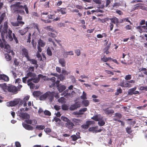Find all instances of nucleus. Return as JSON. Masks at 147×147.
<instances>
[{
    "label": "nucleus",
    "instance_id": "5",
    "mask_svg": "<svg viewBox=\"0 0 147 147\" xmlns=\"http://www.w3.org/2000/svg\"><path fill=\"white\" fill-rule=\"evenodd\" d=\"M35 83H38L40 81L39 78H32L29 79L27 81V84L28 86H30V88H33L34 86V84L32 83V81Z\"/></svg>",
    "mask_w": 147,
    "mask_h": 147
},
{
    "label": "nucleus",
    "instance_id": "8",
    "mask_svg": "<svg viewBox=\"0 0 147 147\" xmlns=\"http://www.w3.org/2000/svg\"><path fill=\"white\" fill-rule=\"evenodd\" d=\"M65 125L66 127L70 130L72 129L75 126L74 124L70 120L65 123Z\"/></svg>",
    "mask_w": 147,
    "mask_h": 147
},
{
    "label": "nucleus",
    "instance_id": "15",
    "mask_svg": "<svg viewBox=\"0 0 147 147\" xmlns=\"http://www.w3.org/2000/svg\"><path fill=\"white\" fill-rule=\"evenodd\" d=\"M57 11L62 14H65L66 13V9L65 8H59L57 9Z\"/></svg>",
    "mask_w": 147,
    "mask_h": 147
},
{
    "label": "nucleus",
    "instance_id": "41",
    "mask_svg": "<svg viewBox=\"0 0 147 147\" xmlns=\"http://www.w3.org/2000/svg\"><path fill=\"white\" fill-rule=\"evenodd\" d=\"M122 90L121 88H119L118 89H117V92L115 93V95H118L119 94L122 93Z\"/></svg>",
    "mask_w": 147,
    "mask_h": 147
},
{
    "label": "nucleus",
    "instance_id": "46",
    "mask_svg": "<svg viewBox=\"0 0 147 147\" xmlns=\"http://www.w3.org/2000/svg\"><path fill=\"white\" fill-rule=\"evenodd\" d=\"M61 119L63 121L66 122H67L69 120V119L67 117L63 116L61 117Z\"/></svg>",
    "mask_w": 147,
    "mask_h": 147
},
{
    "label": "nucleus",
    "instance_id": "31",
    "mask_svg": "<svg viewBox=\"0 0 147 147\" xmlns=\"http://www.w3.org/2000/svg\"><path fill=\"white\" fill-rule=\"evenodd\" d=\"M5 58L7 61H10L11 59V57L9 54L6 53L5 54Z\"/></svg>",
    "mask_w": 147,
    "mask_h": 147
},
{
    "label": "nucleus",
    "instance_id": "19",
    "mask_svg": "<svg viewBox=\"0 0 147 147\" xmlns=\"http://www.w3.org/2000/svg\"><path fill=\"white\" fill-rule=\"evenodd\" d=\"M59 62L61 65L62 67H64L65 66L66 61L64 59H60L59 60Z\"/></svg>",
    "mask_w": 147,
    "mask_h": 147
},
{
    "label": "nucleus",
    "instance_id": "37",
    "mask_svg": "<svg viewBox=\"0 0 147 147\" xmlns=\"http://www.w3.org/2000/svg\"><path fill=\"white\" fill-rule=\"evenodd\" d=\"M98 124L99 126H103L105 124V122L103 120L99 121Z\"/></svg>",
    "mask_w": 147,
    "mask_h": 147
},
{
    "label": "nucleus",
    "instance_id": "21",
    "mask_svg": "<svg viewBox=\"0 0 147 147\" xmlns=\"http://www.w3.org/2000/svg\"><path fill=\"white\" fill-rule=\"evenodd\" d=\"M90 121H87L86 122V124H83L81 126V127L82 128L87 129L88 128L89 125L91 124Z\"/></svg>",
    "mask_w": 147,
    "mask_h": 147
},
{
    "label": "nucleus",
    "instance_id": "18",
    "mask_svg": "<svg viewBox=\"0 0 147 147\" xmlns=\"http://www.w3.org/2000/svg\"><path fill=\"white\" fill-rule=\"evenodd\" d=\"M109 20H111V23L116 24V23H119V19L115 17H114L113 18H110Z\"/></svg>",
    "mask_w": 147,
    "mask_h": 147
},
{
    "label": "nucleus",
    "instance_id": "29",
    "mask_svg": "<svg viewBox=\"0 0 147 147\" xmlns=\"http://www.w3.org/2000/svg\"><path fill=\"white\" fill-rule=\"evenodd\" d=\"M55 121L56 122H58V123L59 125H61V123H62L61 120L59 118H58L57 117H55L53 120V121Z\"/></svg>",
    "mask_w": 147,
    "mask_h": 147
},
{
    "label": "nucleus",
    "instance_id": "63",
    "mask_svg": "<svg viewBox=\"0 0 147 147\" xmlns=\"http://www.w3.org/2000/svg\"><path fill=\"white\" fill-rule=\"evenodd\" d=\"M101 60L105 62H107L108 61L107 57H105V56L103 58H101Z\"/></svg>",
    "mask_w": 147,
    "mask_h": 147
},
{
    "label": "nucleus",
    "instance_id": "61",
    "mask_svg": "<svg viewBox=\"0 0 147 147\" xmlns=\"http://www.w3.org/2000/svg\"><path fill=\"white\" fill-rule=\"evenodd\" d=\"M4 48L8 50L6 51L7 52H8L10 50V47L8 44L5 45Z\"/></svg>",
    "mask_w": 147,
    "mask_h": 147
},
{
    "label": "nucleus",
    "instance_id": "58",
    "mask_svg": "<svg viewBox=\"0 0 147 147\" xmlns=\"http://www.w3.org/2000/svg\"><path fill=\"white\" fill-rule=\"evenodd\" d=\"M132 86V85L129 83L128 82L127 83L125 84V87H128L130 88Z\"/></svg>",
    "mask_w": 147,
    "mask_h": 147
},
{
    "label": "nucleus",
    "instance_id": "56",
    "mask_svg": "<svg viewBox=\"0 0 147 147\" xmlns=\"http://www.w3.org/2000/svg\"><path fill=\"white\" fill-rule=\"evenodd\" d=\"M17 13H19L22 15H24L25 14V12L24 10H16Z\"/></svg>",
    "mask_w": 147,
    "mask_h": 147
},
{
    "label": "nucleus",
    "instance_id": "14",
    "mask_svg": "<svg viewBox=\"0 0 147 147\" xmlns=\"http://www.w3.org/2000/svg\"><path fill=\"white\" fill-rule=\"evenodd\" d=\"M30 28L28 27H26L22 30H20L18 32L22 35H23L25 34L28 31Z\"/></svg>",
    "mask_w": 147,
    "mask_h": 147
},
{
    "label": "nucleus",
    "instance_id": "64",
    "mask_svg": "<svg viewBox=\"0 0 147 147\" xmlns=\"http://www.w3.org/2000/svg\"><path fill=\"white\" fill-rule=\"evenodd\" d=\"M16 147H21V145L20 143L18 142H16L15 143Z\"/></svg>",
    "mask_w": 147,
    "mask_h": 147
},
{
    "label": "nucleus",
    "instance_id": "12",
    "mask_svg": "<svg viewBox=\"0 0 147 147\" xmlns=\"http://www.w3.org/2000/svg\"><path fill=\"white\" fill-rule=\"evenodd\" d=\"M22 125L23 127L27 130H32L33 129V127L31 125H28L24 123H22Z\"/></svg>",
    "mask_w": 147,
    "mask_h": 147
},
{
    "label": "nucleus",
    "instance_id": "22",
    "mask_svg": "<svg viewBox=\"0 0 147 147\" xmlns=\"http://www.w3.org/2000/svg\"><path fill=\"white\" fill-rule=\"evenodd\" d=\"M21 3L20 2H18L15 4L13 5V6L14 7L17 9H23V6L20 5Z\"/></svg>",
    "mask_w": 147,
    "mask_h": 147
},
{
    "label": "nucleus",
    "instance_id": "17",
    "mask_svg": "<svg viewBox=\"0 0 147 147\" xmlns=\"http://www.w3.org/2000/svg\"><path fill=\"white\" fill-rule=\"evenodd\" d=\"M36 75L35 73H32L30 71H29L26 74V77L28 78L29 77H32V78H35L36 77Z\"/></svg>",
    "mask_w": 147,
    "mask_h": 147
},
{
    "label": "nucleus",
    "instance_id": "47",
    "mask_svg": "<svg viewBox=\"0 0 147 147\" xmlns=\"http://www.w3.org/2000/svg\"><path fill=\"white\" fill-rule=\"evenodd\" d=\"M62 73L63 75H67L70 73V72H67L64 69H63L62 71Z\"/></svg>",
    "mask_w": 147,
    "mask_h": 147
},
{
    "label": "nucleus",
    "instance_id": "38",
    "mask_svg": "<svg viewBox=\"0 0 147 147\" xmlns=\"http://www.w3.org/2000/svg\"><path fill=\"white\" fill-rule=\"evenodd\" d=\"M34 96L38 97L41 94V92L40 91H34L33 93Z\"/></svg>",
    "mask_w": 147,
    "mask_h": 147
},
{
    "label": "nucleus",
    "instance_id": "23",
    "mask_svg": "<svg viewBox=\"0 0 147 147\" xmlns=\"http://www.w3.org/2000/svg\"><path fill=\"white\" fill-rule=\"evenodd\" d=\"M57 88L59 92H61L66 89V87L64 85H61L57 87Z\"/></svg>",
    "mask_w": 147,
    "mask_h": 147
},
{
    "label": "nucleus",
    "instance_id": "33",
    "mask_svg": "<svg viewBox=\"0 0 147 147\" xmlns=\"http://www.w3.org/2000/svg\"><path fill=\"white\" fill-rule=\"evenodd\" d=\"M58 101L61 103H65L66 102V99L64 97H62L58 100Z\"/></svg>",
    "mask_w": 147,
    "mask_h": 147
},
{
    "label": "nucleus",
    "instance_id": "62",
    "mask_svg": "<svg viewBox=\"0 0 147 147\" xmlns=\"http://www.w3.org/2000/svg\"><path fill=\"white\" fill-rule=\"evenodd\" d=\"M70 78L71 80V81L73 83H75L76 82V80L74 76H71L70 77Z\"/></svg>",
    "mask_w": 147,
    "mask_h": 147
},
{
    "label": "nucleus",
    "instance_id": "35",
    "mask_svg": "<svg viewBox=\"0 0 147 147\" xmlns=\"http://www.w3.org/2000/svg\"><path fill=\"white\" fill-rule=\"evenodd\" d=\"M47 35L50 36L52 37L53 38H55L57 37V35L51 32H49L47 33Z\"/></svg>",
    "mask_w": 147,
    "mask_h": 147
},
{
    "label": "nucleus",
    "instance_id": "1",
    "mask_svg": "<svg viewBox=\"0 0 147 147\" xmlns=\"http://www.w3.org/2000/svg\"><path fill=\"white\" fill-rule=\"evenodd\" d=\"M8 28L7 25V22H5L3 26L1 25L0 26V32L1 33V36L3 40H4V38L5 36L6 38L8 37L10 40L11 41L13 40V38L12 36V31L11 30L9 29L7 33Z\"/></svg>",
    "mask_w": 147,
    "mask_h": 147
},
{
    "label": "nucleus",
    "instance_id": "6",
    "mask_svg": "<svg viewBox=\"0 0 147 147\" xmlns=\"http://www.w3.org/2000/svg\"><path fill=\"white\" fill-rule=\"evenodd\" d=\"M21 54L23 57H25L27 59L30 57L29 55L28 50L25 48H23L21 51Z\"/></svg>",
    "mask_w": 147,
    "mask_h": 147
},
{
    "label": "nucleus",
    "instance_id": "2",
    "mask_svg": "<svg viewBox=\"0 0 147 147\" xmlns=\"http://www.w3.org/2000/svg\"><path fill=\"white\" fill-rule=\"evenodd\" d=\"M1 86L3 90H7L9 92L13 93V94H17L18 91L20 90H18L16 87L13 85L7 86L4 83Z\"/></svg>",
    "mask_w": 147,
    "mask_h": 147
},
{
    "label": "nucleus",
    "instance_id": "39",
    "mask_svg": "<svg viewBox=\"0 0 147 147\" xmlns=\"http://www.w3.org/2000/svg\"><path fill=\"white\" fill-rule=\"evenodd\" d=\"M62 109L63 110H67L69 109L68 106L66 104H63L61 106Z\"/></svg>",
    "mask_w": 147,
    "mask_h": 147
},
{
    "label": "nucleus",
    "instance_id": "20",
    "mask_svg": "<svg viewBox=\"0 0 147 147\" xmlns=\"http://www.w3.org/2000/svg\"><path fill=\"white\" fill-rule=\"evenodd\" d=\"M45 29L49 31H50L53 32H55L57 34V32L55 30L53 29V28L51 26H46L45 27Z\"/></svg>",
    "mask_w": 147,
    "mask_h": 147
},
{
    "label": "nucleus",
    "instance_id": "24",
    "mask_svg": "<svg viewBox=\"0 0 147 147\" xmlns=\"http://www.w3.org/2000/svg\"><path fill=\"white\" fill-rule=\"evenodd\" d=\"M73 121L74 125H80V123L81 122L82 120L80 119H74Z\"/></svg>",
    "mask_w": 147,
    "mask_h": 147
},
{
    "label": "nucleus",
    "instance_id": "51",
    "mask_svg": "<svg viewBox=\"0 0 147 147\" xmlns=\"http://www.w3.org/2000/svg\"><path fill=\"white\" fill-rule=\"evenodd\" d=\"M91 119L95 121H98L100 120V118H98L97 115L93 116Z\"/></svg>",
    "mask_w": 147,
    "mask_h": 147
},
{
    "label": "nucleus",
    "instance_id": "30",
    "mask_svg": "<svg viewBox=\"0 0 147 147\" xmlns=\"http://www.w3.org/2000/svg\"><path fill=\"white\" fill-rule=\"evenodd\" d=\"M74 55L73 52L72 51L69 52H65L64 53V56L66 57H67V55Z\"/></svg>",
    "mask_w": 147,
    "mask_h": 147
},
{
    "label": "nucleus",
    "instance_id": "27",
    "mask_svg": "<svg viewBox=\"0 0 147 147\" xmlns=\"http://www.w3.org/2000/svg\"><path fill=\"white\" fill-rule=\"evenodd\" d=\"M98 127L97 126L90 127L89 128L88 130L90 131L94 132L96 133V131L97 130V129H98Z\"/></svg>",
    "mask_w": 147,
    "mask_h": 147
},
{
    "label": "nucleus",
    "instance_id": "57",
    "mask_svg": "<svg viewBox=\"0 0 147 147\" xmlns=\"http://www.w3.org/2000/svg\"><path fill=\"white\" fill-rule=\"evenodd\" d=\"M115 116L118 117L119 119H121L122 117V115L120 113H116L115 114Z\"/></svg>",
    "mask_w": 147,
    "mask_h": 147
},
{
    "label": "nucleus",
    "instance_id": "16",
    "mask_svg": "<svg viewBox=\"0 0 147 147\" xmlns=\"http://www.w3.org/2000/svg\"><path fill=\"white\" fill-rule=\"evenodd\" d=\"M103 111L107 115L113 113H114V111L113 109H109L108 108L103 109Z\"/></svg>",
    "mask_w": 147,
    "mask_h": 147
},
{
    "label": "nucleus",
    "instance_id": "28",
    "mask_svg": "<svg viewBox=\"0 0 147 147\" xmlns=\"http://www.w3.org/2000/svg\"><path fill=\"white\" fill-rule=\"evenodd\" d=\"M56 78L55 77H53L50 79V80L53 82V83L50 85L51 87H53L55 86V82Z\"/></svg>",
    "mask_w": 147,
    "mask_h": 147
},
{
    "label": "nucleus",
    "instance_id": "55",
    "mask_svg": "<svg viewBox=\"0 0 147 147\" xmlns=\"http://www.w3.org/2000/svg\"><path fill=\"white\" fill-rule=\"evenodd\" d=\"M25 9V10L26 12V13L27 14H28L29 13V11L28 10V8L27 7V6L26 5H24V6H23V8Z\"/></svg>",
    "mask_w": 147,
    "mask_h": 147
},
{
    "label": "nucleus",
    "instance_id": "32",
    "mask_svg": "<svg viewBox=\"0 0 147 147\" xmlns=\"http://www.w3.org/2000/svg\"><path fill=\"white\" fill-rule=\"evenodd\" d=\"M58 79L60 81H63L65 79V77L63 74H60L59 75Z\"/></svg>",
    "mask_w": 147,
    "mask_h": 147
},
{
    "label": "nucleus",
    "instance_id": "53",
    "mask_svg": "<svg viewBox=\"0 0 147 147\" xmlns=\"http://www.w3.org/2000/svg\"><path fill=\"white\" fill-rule=\"evenodd\" d=\"M32 46L34 48V49H35L36 48V42H35L34 40H32L31 42Z\"/></svg>",
    "mask_w": 147,
    "mask_h": 147
},
{
    "label": "nucleus",
    "instance_id": "44",
    "mask_svg": "<svg viewBox=\"0 0 147 147\" xmlns=\"http://www.w3.org/2000/svg\"><path fill=\"white\" fill-rule=\"evenodd\" d=\"M126 132L129 134H130L132 131V130L131 129V127H126Z\"/></svg>",
    "mask_w": 147,
    "mask_h": 147
},
{
    "label": "nucleus",
    "instance_id": "11",
    "mask_svg": "<svg viewBox=\"0 0 147 147\" xmlns=\"http://www.w3.org/2000/svg\"><path fill=\"white\" fill-rule=\"evenodd\" d=\"M27 60L30 61L31 64L36 65L35 67L36 68H37L38 67V65L37 63V61L36 60L34 59H31L30 57L28 59H27Z\"/></svg>",
    "mask_w": 147,
    "mask_h": 147
},
{
    "label": "nucleus",
    "instance_id": "7",
    "mask_svg": "<svg viewBox=\"0 0 147 147\" xmlns=\"http://www.w3.org/2000/svg\"><path fill=\"white\" fill-rule=\"evenodd\" d=\"M80 105L78 102H76L74 104L71 105L69 108V109L70 111H73L77 109L78 108L80 107Z\"/></svg>",
    "mask_w": 147,
    "mask_h": 147
},
{
    "label": "nucleus",
    "instance_id": "52",
    "mask_svg": "<svg viewBox=\"0 0 147 147\" xmlns=\"http://www.w3.org/2000/svg\"><path fill=\"white\" fill-rule=\"evenodd\" d=\"M123 21L127 22L130 23V24L132 25V23L131 22V21L129 20V18H126L123 19L122 20Z\"/></svg>",
    "mask_w": 147,
    "mask_h": 147
},
{
    "label": "nucleus",
    "instance_id": "50",
    "mask_svg": "<svg viewBox=\"0 0 147 147\" xmlns=\"http://www.w3.org/2000/svg\"><path fill=\"white\" fill-rule=\"evenodd\" d=\"M71 138H72L73 141H76L78 138L75 135H73L71 136Z\"/></svg>",
    "mask_w": 147,
    "mask_h": 147
},
{
    "label": "nucleus",
    "instance_id": "34",
    "mask_svg": "<svg viewBox=\"0 0 147 147\" xmlns=\"http://www.w3.org/2000/svg\"><path fill=\"white\" fill-rule=\"evenodd\" d=\"M85 107H87L89 105V102L87 100H84L82 102Z\"/></svg>",
    "mask_w": 147,
    "mask_h": 147
},
{
    "label": "nucleus",
    "instance_id": "4",
    "mask_svg": "<svg viewBox=\"0 0 147 147\" xmlns=\"http://www.w3.org/2000/svg\"><path fill=\"white\" fill-rule=\"evenodd\" d=\"M23 99L22 100L20 98L15 99L13 101H10L6 103V105L8 107L14 106L19 103V105H22L25 102Z\"/></svg>",
    "mask_w": 147,
    "mask_h": 147
},
{
    "label": "nucleus",
    "instance_id": "45",
    "mask_svg": "<svg viewBox=\"0 0 147 147\" xmlns=\"http://www.w3.org/2000/svg\"><path fill=\"white\" fill-rule=\"evenodd\" d=\"M48 40L49 42H51L53 43V45L54 47H55L57 46V45L55 43L53 39L51 38H49Z\"/></svg>",
    "mask_w": 147,
    "mask_h": 147
},
{
    "label": "nucleus",
    "instance_id": "36",
    "mask_svg": "<svg viewBox=\"0 0 147 147\" xmlns=\"http://www.w3.org/2000/svg\"><path fill=\"white\" fill-rule=\"evenodd\" d=\"M36 128L38 130H42L45 129V126L44 125H37Z\"/></svg>",
    "mask_w": 147,
    "mask_h": 147
},
{
    "label": "nucleus",
    "instance_id": "10",
    "mask_svg": "<svg viewBox=\"0 0 147 147\" xmlns=\"http://www.w3.org/2000/svg\"><path fill=\"white\" fill-rule=\"evenodd\" d=\"M25 121L27 124L34 125L37 123V121L35 119L26 120Z\"/></svg>",
    "mask_w": 147,
    "mask_h": 147
},
{
    "label": "nucleus",
    "instance_id": "48",
    "mask_svg": "<svg viewBox=\"0 0 147 147\" xmlns=\"http://www.w3.org/2000/svg\"><path fill=\"white\" fill-rule=\"evenodd\" d=\"M87 110V109L86 108H82L79 110L80 113H82V115L84 114V112L86 111Z\"/></svg>",
    "mask_w": 147,
    "mask_h": 147
},
{
    "label": "nucleus",
    "instance_id": "25",
    "mask_svg": "<svg viewBox=\"0 0 147 147\" xmlns=\"http://www.w3.org/2000/svg\"><path fill=\"white\" fill-rule=\"evenodd\" d=\"M136 89V87L130 89L128 91V94L132 95L134 94V91H135Z\"/></svg>",
    "mask_w": 147,
    "mask_h": 147
},
{
    "label": "nucleus",
    "instance_id": "60",
    "mask_svg": "<svg viewBox=\"0 0 147 147\" xmlns=\"http://www.w3.org/2000/svg\"><path fill=\"white\" fill-rule=\"evenodd\" d=\"M11 24L12 25L14 26H19L18 21L16 22H11Z\"/></svg>",
    "mask_w": 147,
    "mask_h": 147
},
{
    "label": "nucleus",
    "instance_id": "42",
    "mask_svg": "<svg viewBox=\"0 0 147 147\" xmlns=\"http://www.w3.org/2000/svg\"><path fill=\"white\" fill-rule=\"evenodd\" d=\"M47 53L49 56H51L52 55V53L49 47H48L47 50Z\"/></svg>",
    "mask_w": 147,
    "mask_h": 147
},
{
    "label": "nucleus",
    "instance_id": "3",
    "mask_svg": "<svg viewBox=\"0 0 147 147\" xmlns=\"http://www.w3.org/2000/svg\"><path fill=\"white\" fill-rule=\"evenodd\" d=\"M55 94V93L54 92L47 91L44 94L40 96L39 98L41 100H43L47 98L51 102L53 100Z\"/></svg>",
    "mask_w": 147,
    "mask_h": 147
},
{
    "label": "nucleus",
    "instance_id": "26",
    "mask_svg": "<svg viewBox=\"0 0 147 147\" xmlns=\"http://www.w3.org/2000/svg\"><path fill=\"white\" fill-rule=\"evenodd\" d=\"M38 46L42 47H43L45 45V42L41 39H39L38 40Z\"/></svg>",
    "mask_w": 147,
    "mask_h": 147
},
{
    "label": "nucleus",
    "instance_id": "43",
    "mask_svg": "<svg viewBox=\"0 0 147 147\" xmlns=\"http://www.w3.org/2000/svg\"><path fill=\"white\" fill-rule=\"evenodd\" d=\"M86 96V93L84 91H83L82 95L81 96V98L82 99L85 100L87 98Z\"/></svg>",
    "mask_w": 147,
    "mask_h": 147
},
{
    "label": "nucleus",
    "instance_id": "40",
    "mask_svg": "<svg viewBox=\"0 0 147 147\" xmlns=\"http://www.w3.org/2000/svg\"><path fill=\"white\" fill-rule=\"evenodd\" d=\"M68 89H67L65 90L63 92V95H64V96L65 97H67V96H70L71 95V94L70 93H68Z\"/></svg>",
    "mask_w": 147,
    "mask_h": 147
},
{
    "label": "nucleus",
    "instance_id": "13",
    "mask_svg": "<svg viewBox=\"0 0 147 147\" xmlns=\"http://www.w3.org/2000/svg\"><path fill=\"white\" fill-rule=\"evenodd\" d=\"M9 78L7 76L4 74H0V80L8 82L9 80Z\"/></svg>",
    "mask_w": 147,
    "mask_h": 147
},
{
    "label": "nucleus",
    "instance_id": "54",
    "mask_svg": "<svg viewBox=\"0 0 147 147\" xmlns=\"http://www.w3.org/2000/svg\"><path fill=\"white\" fill-rule=\"evenodd\" d=\"M44 114L46 115L50 116L51 115V112L49 111L45 110L44 112Z\"/></svg>",
    "mask_w": 147,
    "mask_h": 147
},
{
    "label": "nucleus",
    "instance_id": "9",
    "mask_svg": "<svg viewBox=\"0 0 147 147\" xmlns=\"http://www.w3.org/2000/svg\"><path fill=\"white\" fill-rule=\"evenodd\" d=\"M19 116L23 119H28L29 118V115L27 113H19Z\"/></svg>",
    "mask_w": 147,
    "mask_h": 147
},
{
    "label": "nucleus",
    "instance_id": "59",
    "mask_svg": "<svg viewBox=\"0 0 147 147\" xmlns=\"http://www.w3.org/2000/svg\"><path fill=\"white\" fill-rule=\"evenodd\" d=\"M131 75H128L126 76L125 79L126 80H130L131 79Z\"/></svg>",
    "mask_w": 147,
    "mask_h": 147
},
{
    "label": "nucleus",
    "instance_id": "49",
    "mask_svg": "<svg viewBox=\"0 0 147 147\" xmlns=\"http://www.w3.org/2000/svg\"><path fill=\"white\" fill-rule=\"evenodd\" d=\"M33 27L34 28L36 29L38 32L39 33L40 32V30L39 29L38 27V26L37 24H34L33 25Z\"/></svg>",
    "mask_w": 147,
    "mask_h": 147
}]
</instances>
